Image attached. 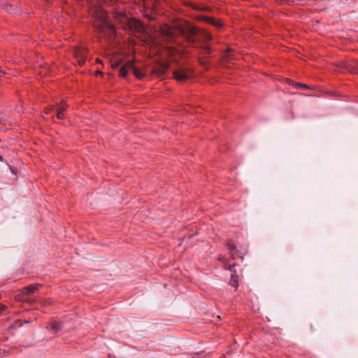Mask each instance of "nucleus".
I'll return each mask as SVG.
<instances>
[{"label":"nucleus","mask_w":358,"mask_h":358,"mask_svg":"<svg viewBox=\"0 0 358 358\" xmlns=\"http://www.w3.org/2000/svg\"><path fill=\"white\" fill-rule=\"evenodd\" d=\"M92 15L94 19L93 25L101 37L108 40H112L115 36V27L108 21L107 12L101 7L92 10Z\"/></svg>","instance_id":"nucleus-1"},{"label":"nucleus","mask_w":358,"mask_h":358,"mask_svg":"<svg viewBox=\"0 0 358 358\" xmlns=\"http://www.w3.org/2000/svg\"><path fill=\"white\" fill-rule=\"evenodd\" d=\"M162 32L169 41L174 40L178 35H181L189 41H193L197 34V29L189 24L178 25L176 28L166 25L162 28Z\"/></svg>","instance_id":"nucleus-2"},{"label":"nucleus","mask_w":358,"mask_h":358,"mask_svg":"<svg viewBox=\"0 0 358 358\" xmlns=\"http://www.w3.org/2000/svg\"><path fill=\"white\" fill-rule=\"evenodd\" d=\"M113 17L124 27L127 26L130 29L138 32H141L143 30V24L139 20L128 17L122 11L114 13Z\"/></svg>","instance_id":"nucleus-3"},{"label":"nucleus","mask_w":358,"mask_h":358,"mask_svg":"<svg viewBox=\"0 0 358 358\" xmlns=\"http://www.w3.org/2000/svg\"><path fill=\"white\" fill-rule=\"evenodd\" d=\"M227 246L230 251L231 256L233 259H236V257H239L241 259H243V256L245 253V251L241 252L236 249V245L235 243L232 240H229L227 242Z\"/></svg>","instance_id":"nucleus-4"},{"label":"nucleus","mask_w":358,"mask_h":358,"mask_svg":"<svg viewBox=\"0 0 358 358\" xmlns=\"http://www.w3.org/2000/svg\"><path fill=\"white\" fill-rule=\"evenodd\" d=\"M74 56L79 65H83L86 61V50L84 48H78L74 50Z\"/></svg>","instance_id":"nucleus-5"},{"label":"nucleus","mask_w":358,"mask_h":358,"mask_svg":"<svg viewBox=\"0 0 358 358\" xmlns=\"http://www.w3.org/2000/svg\"><path fill=\"white\" fill-rule=\"evenodd\" d=\"M174 78L178 82H184L188 80L190 76L183 70H178L174 72Z\"/></svg>","instance_id":"nucleus-6"},{"label":"nucleus","mask_w":358,"mask_h":358,"mask_svg":"<svg viewBox=\"0 0 358 358\" xmlns=\"http://www.w3.org/2000/svg\"><path fill=\"white\" fill-rule=\"evenodd\" d=\"M40 286L41 285L39 284L29 285L22 289V294L24 295H29L36 291Z\"/></svg>","instance_id":"nucleus-7"},{"label":"nucleus","mask_w":358,"mask_h":358,"mask_svg":"<svg viewBox=\"0 0 358 358\" xmlns=\"http://www.w3.org/2000/svg\"><path fill=\"white\" fill-rule=\"evenodd\" d=\"M66 107H67V104L64 101H62L61 103H59L57 106V117L58 119H64V111L65 110Z\"/></svg>","instance_id":"nucleus-8"},{"label":"nucleus","mask_w":358,"mask_h":358,"mask_svg":"<svg viewBox=\"0 0 358 358\" xmlns=\"http://www.w3.org/2000/svg\"><path fill=\"white\" fill-rule=\"evenodd\" d=\"M129 64H133V62H129L124 66L120 67L119 70V73L121 77L125 78L127 76L128 71L131 70V66L129 65Z\"/></svg>","instance_id":"nucleus-9"},{"label":"nucleus","mask_w":358,"mask_h":358,"mask_svg":"<svg viewBox=\"0 0 358 358\" xmlns=\"http://www.w3.org/2000/svg\"><path fill=\"white\" fill-rule=\"evenodd\" d=\"M129 65L131 66V70L134 72V76L138 79H143L145 76L144 73L136 69L134 66V64H129Z\"/></svg>","instance_id":"nucleus-10"},{"label":"nucleus","mask_w":358,"mask_h":358,"mask_svg":"<svg viewBox=\"0 0 358 358\" xmlns=\"http://www.w3.org/2000/svg\"><path fill=\"white\" fill-rule=\"evenodd\" d=\"M199 37L201 38V39H202L205 42L210 41L211 38H212L211 35L209 33L206 32V31L201 32L200 34Z\"/></svg>","instance_id":"nucleus-11"},{"label":"nucleus","mask_w":358,"mask_h":358,"mask_svg":"<svg viewBox=\"0 0 358 358\" xmlns=\"http://www.w3.org/2000/svg\"><path fill=\"white\" fill-rule=\"evenodd\" d=\"M206 21L210 24H215L216 27H222V24L220 22H215L213 19L210 18V17H206Z\"/></svg>","instance_id":"nucleus-12"},{"label":"nucleus","mask_w":358,"mask_h":358,"mask_svg":"<svg viewBox=\"0 0 358 358\" xmlns=\"http://www.w3.org/2000/svg\"><path fill=\"white\" fill-rule=\"evenodd\" d=\"M230 282H231V285L234 287H238V281L235 278V276L232 275L231 276V280H230Z\"/></svg>","instance_id":"nucleus-13"},{"label":"nucleus","mask_w":358,"mask_h":358,"mask_svg":"<svg viewBox=\"0 0 358 358\" xmlns=\"http://www.w3.org/2000/svg\"><path fill=\"white\" fill-rule=\"evenodd\" d=\"M203 50L205 53H210V47L208 45H204L203 47Z\"/></svg>","instance_id":"nucleus-14"},{"label":"nucleus","mask_w":358,"mask_h":358,"mask_svg":"<svg viewBox=\"0 0 358 358\" xmlns=\"http://www.w3.org/2000/svg\"><path fill=\"white\" fill-rule=\"evenodd\" d=\"M7 306L4 304H0V314H1L6 309Z\"/></svg>","instance_id":"nucleus-15"},{"label":"nucleus","mask_w":358,"mask_h":358,"mask_svg":"<svg viewBox=\"0 0 358 358\" xmlns=\"http://www.w3.org/2000/svg\"><path fill=\"white\" fill-rule=\"evenodd\" d=\"M295 86H298V87H302V88H304V89L308 88V86L306 85H305V84L296 83Z\"/></svg>","instance_id":"nucleus-16"},{"label":"nucleus","mask_w":358,"mask_h":358,"mask_svg":"<svg viewBox=\"0 0 358 358\" xmlns=\"http://www.w3.org/2000/svg\"><path fill=\"white\" fill-rule=\"evenodd\" d=\"M59 327H60V324L59 323H55L52 324V329H54L57 330L59 329Z\"/></svg>","instance_id":"nucleus-17"},{"label":"nucleus","mask_w":358,"mask_h":358,"mask_svg":"<svg viewBox=\"0 0 358 358\" xmlns=\"http://www.w3.org/2000/svg\"><path fill=\"white\" fill-rule=\"evenodd\" d=\"M6 10H7L8 12H9V13H13V12H14L13 8V7H12V6H11V5L10 6V8H6Z\"/></svg>","instance_id":"nucleus-18"},{"label":"nucleus","mask_w":358,"mask_h":358,"mask_svg":"<svg viewBox=\"0 0 358 358\" xmlns=\"http://www.w3.org/2000/svg\"><path fill=\"white\" fill-rule=\"evenodd\" d=\"M234 267V265H232V266H229L228 269L231 271H233V268Z\"/></svg>","instance_id":"nucleus-19"},{"label":"nucleus","mask_w":358,"mask_h":358,"mask_svg":"<svg viewBox=\"0 0 358 358\" xmlns=\"http://www.w3.org/2000/svg\"><path fill=\"white\" fill-rule=\"evenodd\" d=\"M146 17H148L150 20H152L153 18L150 16V15H146Z\"/></svg>","instance_id":"nucleus-20"},{"label":"nucleus","mask_w":358,"mask_h":358,"mask_svg":"<svg viewBox=\"0 0 358 358\" xmlns=\"http://www.w3.org/2000/svg\"><path fill=\"white\" fill-rule=\"evenodd\" d=\"M97 73L101 74L102 73L101 71H97Z\"/></svg>","instance_id":"nucleus-21"},{"label":"nucleus","mask_w":358,"mask_h":358,"mask_svg":"<svg viewBox=\"0 0 358 358\" xmlns=\"http://www.w3.org/2000/svg\"><path fill=\"white\" fill-rule=\"evenodd\" d=\"M0 160H1V161H2V160H3V159H2V157H1V155H0Z\"/></svg>","instance_id":"nucleus-22"}]
</instances>
